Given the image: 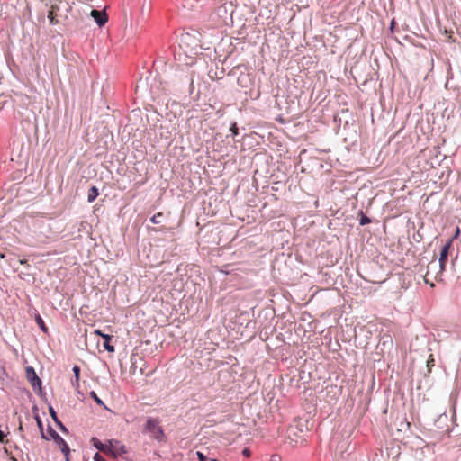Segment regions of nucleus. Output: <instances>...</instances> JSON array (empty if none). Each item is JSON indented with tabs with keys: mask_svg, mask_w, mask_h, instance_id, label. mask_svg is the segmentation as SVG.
Segmentation results:
<instances>
[{
	"mask_svg": "<svg viewBox=\"0 0 461 461\" xmlns=\"http://www.w3.org/2000/svg\"><path fill=\"white\" fill-rule=\"evenodd\" d=\"M198 55V43L194 37L185 33L180 36L179 50L176 52V60L178 66H193Z\"/></svg>",
	"mask_w": 461,
	"mask_h": 461,
	"instance_id": "f257e3e1",
	"label": "nucleus"
},
{
	"mask_svg": "<svg viewBox=\"0 0 461 461\" xmlns=\"http://www.w3.org/2000/svg\"><path fill=\"white\" fill-rule=\"evenodd\" d=\"M61 4L62 2L59 0L50 5L48 11V19L50 25H57L60 23L62 18L66 19L68 17L67 14L61 13Z\"/></svg>",
	"mask_w": 461,
	"mask_h": 461,
	"instance_id": "f03ea898",
	"label": "nucleus"
},
{
	"mask_svg": "<svg viewBox=\"0 0 461 461\" xmlns=\"http://www.w3.org/2000/svg\"><path fill=\"white\" fill-rule=\"evenodd\" d=\"M145 431L157 440L161 441L164 438V432L159 426L158 419L149 418L146 422Z\"/></svg>",
	"mask_w": 461,
	"mask_h": 461,
	"instance_id": "7ed1b4c3",
	"label": "nucleus"
},
{
	"mask_svg": "<svg viewBox=\"0 0 461 461\" xmlns=\"http://www.w3.org/2000/svg\"><path fill=\"white\" fill-rule=\"evenodd\" d=\"M48 433L57 444V446L60 448L61 452L66 457V460L69 461V447L66 441L52 428H49Z\"/></svg>",
	"mask_w": 461,
	"mask_h": 461,
	"instance_id": "20e7f679",
	"label": "nucleus"
},
{
	"mask_svg": "<svg viewBox=\"0 0 461 461\" xmlns=\"http://www.w3.org/2000/svg\"><path fill=\"white\" fill-rule=\"evenodd\" d=\"M287 438L291 443L298 444L304 441V433L298 425H290L287 429Z\"/></svg>",
	"mask_w": 461,
	"mask_h": 461,
	"instance_id": "39448f33",
	"label": "nucleus"
},
{
	"mask_svg": "<svg viewBox=\"0 0 461 461\" xmlns=\"http://www.w3.org/2000/svg\"><path fill=\"white\" fill-rule=\"evenodd\" d=\"M127 452L126 447L123 444L116 439H111L108 441L107 454H112L113 456H121Z\"/></svg>",
	"mask_w": 461,
	"mask_h": 461,
	"instance_id": "423d86ee",
	"label": "nucleus"
},
{
	"mask_svg": "<svg viewBox=\"0 0 461 461\" xmlns=\"http://www.w3.org/2000/svg\"><path fill=\"white\" fill-rule=\"evenodd\" d=\"M452 241L453 240H449L442 248H441V250H440V257H439V260H438V267H439V273L441 274L444 270H445V267H446V263H447V256H448V252H449V249L452 246Z\"/></svg>",
	"mask_w": 461,
	"mask_h": 461,
	"instance_id": "0eeeda50",
	"label": "nucleus"
},
{
	"mask_svg": "<svg viewBox=\"0 0 461 461\" xmlns=\"http://www.w3.org/2000/svg\"><path fill=\"white\" fill-rule=\"evenodd\" d=\"M26 378L31 383L32 387L35 388L36 386H39V387L41 386V381L38 377V375H37L35 370L33 369V367H32V366H27L26 367Z\"/></svg>",
	"mask_w": 461,
	"mask_h": 461,
	"instance_id": "6e6552de",
	"label": "nucleus"
},
{
	"mask_svg": "<svg viewBox=\"0 0 461 461\" xmlns=\"http://www.w3.org/2000/svg\"><path fill=\"white\" fill-rule=\"evenodd\" d=\"M90 14L100 27L104 26L108 21L105 11L92 10Z\"/></svg>",
	"mask_w": 461,
	"mask_h": 461,
	"instance_id": "1a4fd4ad",
	"label": "nucleus"
},
{
	"mask_svg": "<svg viewBox=\"0 0 461 461\" xmlns=\"http://www.w3.org/2000/svg\"><path fill=\"white\" fill-rule=\"evenodd\" d=\"M91 442H92L93 446H94L96 449H98V450H100V451H102V452H104V453L107 454V447H108V444H104V443H102V442H101L98 438H91Z\"/></svg>",
	"mask_w": 461,
	"mask_h": 461,
	"instance_id": "9d476101",
	"label": "nucleus"
},
{
	"mask_svg": "<svg viewBox=\"0 0 461 461\" xmlns=\"http://www.w3.org/2000/svg\"><path fill=\"white\" fill-rule=\"evenodd\" d=\"M437 267H438V264L435 261L430 262L428 265V271H427V273L424 276L425 283L426 284H429L430 286H432V287L434 286V284L432 282H430V280H429L430 270L431 269H436Z\"/></svg>",
	"mask_w": 461,
	"mask_h": 461,
	"instance_id": "9b49d317",
	"label": "nucleus"
},
{
	"mask_svg": "<svg viewBox=\"0 0 461 461\" xmlns=\"http://www.w3.org/2000/svg\"><path fill=\"white\" fill-rule=\"evenodd\" d=\"M102 338H104V347L108 352H114V347L110 344V341L113 339V336L111 335H102Z\"/></svg>",
	"mask_w": 461,
	"mask_h": 461,
	"instance_id": "f8f14e48",
	"label": "nucleus"
},
{
	"mask_svg": "<svg viewBox=\"0 0 461 461\" xmlns=\"http://www.w3.org/2000/svg\"><path fill=\"white\" fill-rule=\"evenodd\" d=\"M98 194H99L98 189L95 186H92L88 191L87 201L89 203H93L96 199Z\"/></svg>",
	"mask_w": 461,
	"mask_h": 461,
	"instance_id": "ddd939ff",
	"label": "nucleus"
},
{
	"mask_svg": "<svg viewBox=\"0 0 461 461\" xmlns=\"http://www.w3.org/2000/svg\"><path fill=\"white\" fill-rule=\"evenodd\" d=\"M35 420H36V422H37V426L41 431V438H44V439H49V438L45 435L44 431H43V423L41 420V418L39 417V415H36L35 416Z\"/></svg>",
	"mask_w": 461,
	"mask_h": 461,
	"instance_id": "4468645a",
	"label": "nucleus"
},
{
	"mask_svg": "<svg viewBox=\"0 0 461 461\" xmlns=\"http://www.w3.org/2000/svg\"><path fill=\"white\" fill-rule=\"evenodd\" d=\"M196 456H197L199 461H218L216 458H210L209 456H207L205 454H203L201 451H197Z\"/></svg>",
	"mask_w": 461,
	"mask_h": 461,
	"instance_id": "2eb2a0df",
	"label": "nucleus"
},
{
	"mask_svg": "<svg viewBox=\"0 0 461 461\" xmlns=\"http://www.w3.org/2000/svg\"><path fill=\"white\" fill-rule=\"evenodd\" d=\"M35 321L37 322V324L40 326V328L44 331V332H47L48 330V328L46 327L42 318L40 316V315H37L36 318H35Z\"/></svg>",
	"mask_w": 461,
	"mask_h": 461,
	"instance_id": "dca6fc26",
	"label": "nucleus"
},
{
	"mask_svg": "<svg viewBox=\"0 0 461 461\" xmlns=\"http://www.w3.org/2000/svg\"><path fill=\"white\" fill-rule=\"evenodd\" d=\"M163 217V213L162 212H158L157 214L153 215L150 219L151 222L154 223V224H158L160 223V219Z\"/></svg>",
	"mask_w": 461,
	"mask_h": 461,
	"instance_id": "f3484780",
	"label": "nucleus"
},
{
	"mask_svg": "<svg viewBox=\"0 0 461 461\" xmlns=\"http://www.w3.org/2000/svg\"><path fill=\"white\" fill-rule=\"evenodd\" d=\"M91 397L95 400V402L99 405H104L103 401L96 395L95 392H91Z\"/></svg>",
	"mask_w": 461,
	"mask_h": 461,
	"instance_id": "a211bd4d",
	"label": "nucleus"
},
{
	"mask_svg": "<svg viewBox=\"0 0 461 461\" xmlns=\"http://www.w3.org/2000/svg\"><path fill=\"white\" fill-rule=\"evenodd\" d=\"M49 411H50V414L51 418L53 419V420H54L56 423H57V422H59V419H58V417H57V413H56V411H54V409H53L52 407H50V408H49Z\"/></svg>",
	"mask_w": 461,
	"mask_h": 461,
	"instance_id": "6ab92c4d",
	"label": "nucleus"
},
{
	"mask_svg": "<svg viewBox=\"0 0 461 461\" xmlns=\"http://www.w3.org/2000/svg\"><path fill=\"white\" fill-rule=\"evenodd\" d=\"M73 372L75 374V378L77 381L79 379L80 367L78 366H74Z\"/></svg>",
	"mask_w": 461,
	"mask_h": 461,
	"instance_id": "aec40b11",
	"label": "nucleus"
},
{
	"mask_svg": "<svg viewBox=\"0 0 461 461\" xmlns=\"http://www.w3.org/2000/svg\"><path fill=\"white\" fill-rule=\"evenodd\" d=\"M94 460L95 461H105V459L99 453L95 454Z\"/></svg>",
	"mask_w": 461,
	"mask_h": 461,
	"instance_id": "412c9836",
	"label": "nucleus"
},
{
	"mask_svg": "<svg viewBox=\"0 0 461 461\" xmlns=\"http://www.w3.org/2000/svg\"><path fill=\"white\" fill-rule=\"evenodd\" d=\"M369 222H370V220L367 217H366V216H363L361 218V220H360V224L361 225H365V224H367Z\"/></svg>",
	"mask_w": 461,
	"mask_h": 461,
	"instance_id": "4be33fe9",
	"label": "nucleus"
},
{
	"mask_svg": "<svg viewBox=\"0 0 461 461\" xmlns=\"http://www.w3.org/2000/svg\"><path fill=\"white\" fill-rule=\"evenodd\" d=\"M230 131H231V132H232V134H233V135H237V134H238V131H239V129H238V127H237L236 123H234V124L231 126Z\"/></svg>",
	"mask_w": 461,
	"mask_h": 461,
	"instance_id": "5701e85b",
	"label": "nucleus"
},
{
	"mask_svg": "<svg viewBox=\"0 0 461 461\" xmlns=\"http://www.w3.org/2000/svg\"><path fill=\"white\" fill-rule=\"evenodd\" d=\"M6 435L0 430V443H4L5 440Z\"/></svg>",
	"mask_w": 461,
	"mask_h": 461,
	"instance_id": "b1692460",
	"label": "nucleus"
},
{
	"mask_svg": "<svg viewBox=\"0 0 461 461\" xmlns=\"http://www.w3.org/2000/svg\"><path fill=\"white\" fill-rule=\"evenodd\" d=\"M427 366L429 367L431 366H434V359H433L432 356L429 357V359L427 362Z\"/></svg>",
	"mask_w": 461,
	"mask_h": 461,
	"instance_id": "393cba45",
	"label": "nucleus"
},
{
	"mask_svg": "<svg viewBox=\"0 0 461 461\" xmlns=\"http://www.w3.org/2000/svg\"><path fill=\"white\" fill-rule=\"evenodd\" d=\"M242 454L247 457L250 456V451L248 448H244Z\"/></svg>",
	"mask_w": 461,
	"mask_h": 461,
	"instance_id": "a878e982",
	"label": "nucleus"
},
{
	"mask_svg": "<svg viewBox=\"0 0 461 461\" xmlns=\"http://www.w3.org/2000/svg\"><path fill=\"white\" fill-rule=\"evenodd\" d=\"M19 263L21 265L29 266V263H28V261L26 259H20Z\"/></svg>",
	"mask_w": 461,
	"mask_h": 461,
	"instance_id": "bb28decb",
	"label": "nucleus"
},
{
	"mask_svg": "<svg viewBox=\"0 0 461 461\" xmlns=\"http://www.w3.org/2000/svg\"><path fill=\"white\" fill-rule=\"evenodd\" d=\"M57 424L60 427L62 431H67V429L63 426V424L60 421L57 422Z\"/></svg>",
	"mask_w": 461,
	"mask_h": 461,
	"instance_id": "cd10ccee",
	"label": "nucleus"
},
{
	"mask_svg": "<svg viewBox=\"0 0 461 461\" xmlns=\"http://www.w3.org/2000/svg\"><path fill=\"white\" fill-rule=\"evenodd\" d=\"M57 424L60 427L62 431H67V429L63 426V424L60 421L57 422Z\"/></svg>",
	"mask_w": 461,
	"mask_h": 461,
	"instance_id": "c85d7f7f",
	"label": "nucleus"
},
{
	"mask_svg": "<svg viewBox=\"0 0 461 461\" xmlns=\"http://www.w3.org/2000/svg\"><path fill=\"white\" fill-rule=\"evenodd\" d=\"M459 233H460V229L458 227H456L454 238H456L459 235Z\"/></svg>",
	"mask_w": 461,
	"mask_h": 461,
	"instance_id": "c756f323",
	"label": "nucleus"
},
{
	"mask_svg": "<svg viewBox=\"0 0 461 461\" xmlns=\"http://www.w3.org/2000/svg\"><path fill=\"white\" fill-rule=\"evenodd\" d=\"M221 10H223V12L225 14H227V9L225 8V6H221L219 9H218V12H221Z\"/></svg>",
	"mask_w": 461,
	"mask_h": 461,
	"instance_id": "7c9ffc66",
	"label": "nucleus"
},
{
	"mask_svg": "<svg viewBox=\"0 0 461 461\" xmlns=\"http://www.w3.org/2000/svg\"><path fill=\"white\" fill-rule=\"evenodd\" d=\"M95 332L97 335L101 336V337H102V335H104V333H102V332H101L100 330H96Z\"/></svg>",
	"mask_w": 461,
	"mask_h": 461,
	"instance_id": "2f4dec72",
	"label": "nucleus"
},
{
	"mask_svg": "<svg viewBox=\"0 0 461 461\" xmlns=\"http://www.w3.org/2000/svg\"><path fill=\"white\" fill-rule=\"evenodd\" d=\"M19 430H23V426H22L21 423H20V426H19Z\"/></svg>",
	"mask_w": 461,
	"mask_h": 461,
	"instance_id": "473e14b6",
	"label": "nucleus"
},
{
	"mask_svg": "<svg viewBox=\"0 0 461 461\" xmlns=\"http://www.w3.org/2000/svg\"><path fill=\"white\" fill-rule=\"evenodd\" d=\"M13 461H17V459H15V458H13Z\"/></svg>",
	"mask_w": 461,
	"mask_h": 461,
	"instance_id": "72a5a7b5",
	"label": "nucleus"
}]
</instances>
